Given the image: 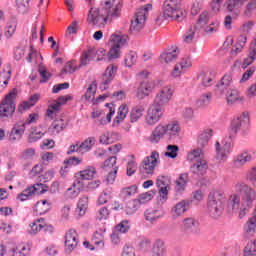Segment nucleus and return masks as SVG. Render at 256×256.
<instances>
[{
    "mask_svg": "<svg viewBox=\"0 0 256 256\" xmlns=\"http://www.w3.org/2000/svg\"><path fill=\"white\" fill-rule=\"evenodd\" d=\"M164 113H165V110L161 106H157V104H152L148 108L147 115H146L147 125L153 126V125H156V123H159Z\"/></svg>",
    "mask_w": 256,
    "mask_h": 256,
    "instance_id": "ddd939ff",
    "label": "nucleus"
},
{
    "mask_svg": "<svg viewBox=\"0 0 256 256\" xmlns=\"http://www.w3.org/2000/svg\"><path fill=\"white\" fill-rule=\"evenodd\" d=\"M187 179H189V175L187 173L180 174L179 178L175 181L176 193H183V191H185Z\"/></svg>",
    "mask_w": 256,
    "mask_h": 256,
    "instance_id": "e433bc0d",
    "label": "nucleus"
},
{
    "mask_svg": "<svg viewBox=\"0 0 256 256\" xmlns=\"http://www.w3.org/2000/svg\"><path fill=\"white\" fill-rule=\"evenodd\" d=\"M41 99V94H33L30 96L28 101H24L20 106L18 107L19 113H25L27 109H31V107H34V105Z\"/></svg>",
    "mask_w": 256,
    "mask_h": 256,
    "instance_id": "c756f323",
    "label": "nucleus"
},
{
    "mask_svg": "<svg viewBox=\"0 0 256 256\" xmlns=\"http://www.w3.org/2000/svg\"><path fill=\"white\" fill-rule=\"evenodd\" d=\"M110 41L112 43V46L106 58L108 59V61H111L112 59H119L122 47H125L127 45V36L112 34L110 37Z\"/></svg>",
    "mask_w": 256,
    "mask_h": 256,
    "instance_id": "423d86ee",
    "label": "nucleus"
},
{
    "mask_svg": "<svg viewBox=\"0 0 256 256\" xmlns=\"http://www.w3.org/2000/svg\"><path fill=\"white\" fill-rule=\"evenodd\" d=\"M15 97H17V89H13L5 99L2 100L0 105V118L11 117L15 113Z\"/></svg>",
    "mask_w": 256,
    "mask_h": 256,
    "instance_id": "6e6552de",
    "label": "nucleus"
},
{
    "mask_svg": "<svg viewBox=\"0 0 256 256\" xmlns=\"http://www.w3.org/2000/svg\"><path fill=\"white\" fill-rule=\"evenodd\" d=\"M76 69L77 66L75 65L74 60L68 61L62 69L60 76L63 77V75H67V73H75Z\"/></svg>",
    "mask_w": 256,
    "mask_h": 256,
    "instance_id": "3c124183",
    "label": "nucleus"
},
{
    "mask_svg": "<svg viewBox=\"0 0 256 256\" xmlns=\"http://www.w3.org/2000/svg\"><path fill=\"white\" fill-rule=\"evenodd\" d=\"M30 250H31L30 248L19 245L16 248H13L12 252H13V256H29Z\"/></svg>",
    "mask_w": 256,
    "mask_h": 256,
    "instance_id": "5fc2aeb1",
    "label": "nucleus"
},
{
    "mask_svg": "<svg viewBox=\"0 0 256 256\" xmlns=\"http://www.w3.org/2000/svg\"><path fill=\"white\" fill-rule=\"evenodd\" d=\"M140 202L137 200H130L126 204L127 213H135Z\"/></svg>",
    "mask_w": 256,
    "mask_h": 256,
    "instance_id": "69168bd1",
    "label": "nucleus"
},
{
    "mask_svg": "<svg viewBox=\"0 0 256 256\" xmlns=\"http://www.w3.org/2000/svg\"><path fill=\"white\" fill-rule=\"evenodd\" d=\"M172 97L173 89L170 86H165L156 94L153 104L163 109L165 105H169Z\"/></svg>",
    "mask_w": 256,
    "mask_h": 256,
    "instance_id": "2eb2a0df",
    "label": "nucleus"
},
{
    "mask_svg": "<svg viewBox=\"0 0 256 256\" xmlns=\"http://www.w3.org/2000/svg\"><path fill=\"white\" fill-rule=\"evenodd\" d=\"M95 173H97V170L95 169V167L89 166L85 170L78 172V175H80V177L85 181H89L93 179V177H95Z\"/></svg>",
    "mask_w": 256,
    "mask_h": 256,
    "instance_id": "37998d69",
    "label": "nucleus"
},
{
    "mask_svg": "<svg viewBox=\"0 0 256 256\" xmlns=\"http://www.w3.org/2000/svg\"><path fill=\"white\" fill-rule=\"evenodd\" d=\"M143 113H145V106H135L130 112V122L137 123L143 117Z\"/></svg>",
    "mask_w": 256,
    "mask_h": 256,
    "instance_id": "72a5a7b5",
    "label": "nucleus"
},
{
    "mask_svg": "<svg viewBox=\"0 0 256 256\" xmlns=\"http://www.w3.org/2000/svg\"><path fill=\"white\" fill-rule=\"evenodd\" d=\"M117 74V66L111 65L108 66L102 75V81L100 83V89L101 91H107L109 89V84L113 79L115 78V75Z\"/></svg>",
    "mask_w": 256,
    "mask_h": 256,
    "instance_id": "6ab92c4d",
    "label": "nucleus"
},
{
    "mask_svg": "<svg viewBox=\"0 0 256 256\" xmlns=\"http://www.w3.org/2000/svg\"><path fill=\"white\" fill-rule=\"evenodd\" d=\"M209 23V13L202 12L198 18V21L194 27L197 28L198 31H201Z\"/></svg>",
    "mask_w": 256,
    "mask_h": 256,
    "instance_id": "09e8293b",
    "label": "nucleus"
},
{
    "mask_svg": "<svg viewBox=\"0 0 256 256\" xmlns=\"http://www.w3.org/2000/svg\"><path fill=\"white\" fill-rule=\"evenodd\" d=\"M65 127H67L65 120H63V119L55 120L52 123V126L48 129V132L53 133V135H59V132L63 131V129H65Z\"/></svg>",
    "mask_w": 256,
    "mask_h": 256,
    "instance_id": "a19ab883",
    "label": "nucleus"
},
{
    "mask_svg": "<svg viewBox=\"0 0 256 256\" xmlns=\"http://www.w3.org/2000/svg\"><path fill=\"white\" fill-rule=\"evenodd\" d=\"M153 256H164L165 255V242L161 239H156L152 247Z\"/></svg>",
    "mask_w": 256,
    "mask_h": 256,
    "instance_id": "58836bf2",
    "label": "nucleus"
},
{
    "mask_svg": "<svg viewBox=\"0 0 256 256\" xmlns=\"http://www.w3.org/2000/svg\"><path fill=\"white\" fill-rule=\"evenodd\" d=\"M235 189L238 193H242V204L240 207L239 217L240 219H243L245 215L251 210L253 207V203L256 199V192L253 190V188L249 187V185L238 182L235 185Z\"/></svg>",
    "mask_w": 256,
    "mask_h": 256,
    "instance_id": "7ed1b4c3",
    "label": "nucleus"
},
{
    "mask_svg": "<svg viewBox=\"0 0 256 256\" xmlns=\"http://www.w3.org/2000/svg\"><path fill=\"white\" fill-rule=\"evenodd\" d=\"M241 205V196L239 194H232L228 199V209L232 211V213H237L239 211V207Z\"/></svg>",
    "mask_w": 256,
    "mask_h": 256,
    "instance_id": "473e14b6",
    "label": "nucleus"
},
{
    "mask_svg": "<svg viewBox=\"0 0 256 256\" xmlns=\"http://www.w3.org/2000/svg\"><path fill=\"white\" fill-rule=\"evenodd\" d=\"M249 112L245 111L237 118H234L231 123V131L232 133H245L249 129Z\"/></svg>",
    "mask_w": 256,
    "mask_h": 256,
    "instance_id": "1a4fd4ad",
    "label": "nucleus"
},
{
    "mask_svg": "<svg viewBox=\"0 0 256 256\" xmlns=\"http://www.w3.org/2000/svg\"><path fill=\"white\" fill-rule=\"evenodd\" d=\"M253 161V155L249 151L244 150L236 156V159L233 160L234 169H241L245 167L246 163H251Z\"/></svg>",
    "mask_w": 256,
    "mask_h": 256,
    "instance_id": "412c9836",
    "label": "nucleus"
},
{
    "mask_svg": "<svg viewBox=\"0 0 256 256\" xmlns=\"http://www.w3.org/2000/svg\"><path fill=\"white\" fill-rule=\"evenodd\" d=\"M247 181H250L252 185H256V165L251 168V170L246 175Z\"/></svg>",
    "mask_w": 256,
    "mask_h": 256,
    "instance_id": "338daca9",
    "label": "nucleus"
},
{
    "mask_svg": "<svg viewBox=\"0 0 256 256\" xmlns=\"http://www.w3.org/2000/svg\"><path fill=\"white\" fill-rule=\"evenodd\" d=\"M77 245H79L77 231L73 229L68 230L65 235V253L71 255L77 249Z\"/></svg>",
    "mask_w": 256,
    "mask_h": 256,
    "instance_id": "dca6fc26",
    "label": "nucleus"
},
{
    "mask_svg": "<svg viewBox=\"0 0 256 256\" xmlns=\"http://www.w3.org/2000/svg\"><path fill=\"white\" fill-rule=\"evenodd\" d=\"M31 0H16V7L18 13L25 15V13H29V9L31 6L29 5Z\"/></svg>",
    "mask_w": 256,
    "mask_h": 256,
    "instance_id": "c03bdc74",
    "label": "nucleus"
},
{
    "mask_svg": "<svg viewBox=\"0 0 256 256\" xmlns=\"http://www.w3.org/2000/svg\"><path fill=\"white\" fill-rule=\"evenodd\" d=\"M165 135H167V130L165 125H158L155 127V129L152 131V134L149 137V141L150 143H154L157 144L159 143V141H161V139H163V137H165Z\"/></svg>",
    "mask_w": 256,
    "mask_h": 256,
    "instance_id": "bb28decb",
    "label": "nucleus"
},
{
    "mask_svg": "<svg viewBox=\"0 0 256 256\" xmlns=\"http://www.w3.org/2000/svg\"><path fill=\"white\" fill-rule=\"evenodd\" d=\"M38 71L40 73V76L42 77L40 83H47V81L51 79V73H49V71H47L45 66H43L42 64L39 65Z\"/></svg>",
    "mask_w": 256,
    "mask_h": 256,
    "instance_id": "4d7b16f0",
    "label": "nucleus"
},
{
    "mask_svg": "<svg viewBox=\"0 0 256 256\" xmlns=\"http://www.w3.org/2000/svg\"><path fill=\"white\" fill-rule=\"evenodd\" d=\"M15 31H17V19L13 18L12 23H9L5 29L4 36L6 39H11L13 35L15 34Z\"/></svg>",
    "mask_w": 256,
    "mask_h": 256,
    "instance_id": "de8ad7c7",
    "label": "nucleus"
},
{
    "mask_svg": "<svg viewBox=\"0 0 256 256\" xmlns=\"http://www.w3.org/2000/svg\"><path fill=\"white\" fill-rule=\"evenodd\" d=\"M241 7H243L242 2H239L238 0H226L224 3L226 13H232L234 18L239 17Z\"/></svg>",
    "mask_w": 256,
    "mask_h": 256,
    "instance_id": "5701e85b",
    "label": "nucleus"
},
{
    "mask_svg": "<svg viewBox=\"0 0 256 256\" xmlns=\"http://www.w3.org/2000/svg\"><path fill=\"white\" fill-rule=\"evenodd\" d=\"M129 229H130V226H129L128 220H123L115 227V231L117 233H127V231H129Z\"/></svg>",
    "mask_w": 256,
    "mask_h": 256,
    "instance_id": "e2e57ef3",
    "label": "nucleus"
},
{
    "mask_svg": "<svg viewBox=\"0 0 256 256\" xmlns=\"http://www.w3.org/2000/svg\"><path fill=\"white\" fill-rule=\"evenodd\" d=\"M121 256H135V248L129 244H125Z\"/></svg>",
    "mask_w": 256,
    "mask_h": 256,
    "instance_id": "774afa93",
    "label": "nucleus"
},
{
    "mask_svg": "<svg viewBox=\"0 0 256 256\" xmlns=\"http://www.w3.org/2000/svg\"><path fill=\"white\" fill-rule=\"evenodd\" d=\"M179 153V146L177 145H168L167 152L165 153L166 157H170V159H175Z\"/></svg>",
    "mask_w": 256,
    "mask_h": 256,
    "instance_id": "052dcab7",
    "label": "nucleus"
},
{
    "mask_svg": "<svg viewBox=\"0 0 256 256\" xmlns=\"http://www.w3.org/2000/svg\"><path fill=\"white\" fill-rule=\"evenodd\" d=\"M200 30L197 27H191L184 36L185 43H193V39H197L199 37Z\"/></svg>",
    "mask_w": 256,
    "mask_h": 256,
    "instance_id": "79ce46f5",
    "label": "nucleus"
},
{
    "mask_svg": "<svg viewBox=\"0 0 256 256\" xmlns=\"http://www.w3.org/2000/svg\"><path fill=\"white\" fill-rule=\"evenodd\" d=\"M121 0H109L105 2L104 11L107 19H117L121 15Z\"/></svg>",
    "mask_w": 256,
    "mask_h": 256,
    "instance_id": "4468645a",
    "label": "nucleus"
},
{
    "mask_svg": "<svg viewBox=\"0 0 256 256\" xmlns=\"http://www.w3.org/2000/svg\"><path fill=\"white\" fill-rule=\"evenodd\" d=\"M165 215V212L160 209H148L144 212V217L146 221H150V223H155V221L161 219Z\"/></svg>",
    "mask_w": 256,
    "mask_h": 256,
    "instance_id": "c85d7f7f",
    "label": "nucleus"
},
{
    "mask_svg": "<svg viewBox=\"0 0 256 256\" xmlns=\"http://www.w3.org/2000/svg\"><path fill=\"white\" fill-rule=\"evenodd\" d=\"M128 113H129V108L127 107V105H121L118 108L117 116L115 117V119L113 121L114 127L119 125L120 123H123V121L125 120V117H127Z\"/></svg>",
    "mask_w": 256,
    "mask_h": 256,
    "instance_id": "4c0bfd02",
    "label": "nucleus"
},
{
    "mask_svg": "<svg viewBox=\"0 0 256 256\" xmlns=\"http://www.w3.org/2000/svg\"><path fill=\"white\" fill-rule=\"evenodd\" d=\"M196 103L198 107H207L211 103V93L203 94Z\"/></svg>",
    "mask_w": 256,
    "mask_h": 256,
    "instance_id": "13d9d810",
    "label": "nucleus"
},
{
    "mask_svg": "<svg viewBox=\"0 0 256 256\" xmlns=\"http://www.w3.org/2000/svg\"><path fill=\"white\" fill-rule=\"evenodd\" d=\"M165 127L169 141L179 140V135H181V127L179 126V123L170 122Z\"/></svg>",
    "mask_w": 256,
    "mask_h": 256,
    "instance_id": "b1692460",
    "label": "nucleus"
},
{
    "mask_svg": "<svg viewBox=\"0 0 256 256\" xmlns=\"http://www.w3.org/2000/svg\"><path fill=\"white\" fill-rule=\"evenodd\" d=\"M227 198L225 193L219 190H212L208 195L207 209L212 219H219L225 210Z\"/></svg>",
    "mask_w": 256,
    "mask_h": 256,
    "instance_id": "f03ea898",
    "label": "nucleus"
},
{
    "mask_svg": "<svg viewBox=\"0 0 256 256\" xmlns=\"http://www.w3.org/2000/svg\"><path fill=\"white\" fill-rule=\"evenodd\" d=\"M182 228L190 233H199V222L193 217L185 218L182 222Z\"/></svg>",
    "mask_w": 256,
    "mask_h": 256,
    "instance_id": "cd10ccee",
    "label": "nucleus"
},
{
    "mask_svg": "<svg viewBox=\"0 0 256 256\" xmlns=\"http://www.w3.org/2000/svg\"><path fill=\"white\" fill-rule=\"evenodd\" d=\"M87 209H89V197L82 196L78 200L75 213L79 217H83L87 213Z\"/></svg>",
    "mask_w": 256,
    "mask_h": 256,
    "instance_id": "7c9ffc66",
    "label": "nucleus"
},
{
    "mask_svg": "<svg viewBox=\"0 0 256 256\" xmlns=\"http://www.w3.org/2000/svg\"><path fill=\"white\" fill-rule=\"evenodd\" d=\"M186 13L181 9V0H166L163 4V15L156 18V23L161 25L165 19H172V21H183Z\"/></svg>",
    "mask_w": 256,
    "mask_h": 256,
    "instance_id": "f257e3e1",
    "label": "nucleus"
},
{
    "mask_svg": "<svg viewBox=\"0 0 256 256\" xmlns=\"http://www.w3.org/2000/svg\"><path fill=\"white\" fill-rule=\"evenodd\" d=\"M126 67H131L137 63V53L129 52L124 59Z\"/></svg>",
    "mask_w": 256,
    "mask_h": 256,
    "instance_id": "bf43d9fd",
    "label": "nucleus"
},
{
    "mask_svg": "<svg viewBox=\"0 0 256 256\" xmlns=\"http://www.w3.org/2000/svg\"><path fill=\"white\" fill-rule=\"evenodd\" d=\"M255 59H256V38L250 44L248 57L244 59L242 64V69H247V67H249V65H251V63H253Z\"/></svg>",
    "mask_w": 256,
    "mask_h": 256,
    "instance_id": "2f4dec72",
    "label": "nucleus"
},
{
    "mask_svg": "<svg viewBox=\"0 0 256 256\" xmlns=\"http://www.w3.org/2000/svg\"><path fill=\"white\" fill-rule=\"evenodd\" d=\"M187 209H189V201L182 200L171 208L170 215L172 219H179L187 212Z\"/></svg>",
    "mask_w": 256,
    "mask_h": 256,
    "instance_id": "4be33fe9",
    "label": "nucleus"
},
{
    "mask_svg": "<svg viewBox=\"0 0 256 256\" xmlns=\"http://www.w3.org/2000/svg\"><path fill=\"white\" fill-rule=\"evenodd\" d=\"M107 16L101 13L99 8L91 7L88 13V23L93 27H105L107 25Z\"/></svg>",
    "mask_w": 256,
    "mask_h": 256,
    "instance_id": "9b49d317",
    "label": "nucleus"
},
{
    "mask_svg": "<svg viewBox=\"0 0 256 256\" xmlns=\"http://www.w3.org/2000/svg\"><path fill=\"white\" fill-rule=\"evenodd\" d=\"M188 160L192 161L193 165L190 167V171L196 177H203L209 169V164L205 160V154L200 148L194 149L188 154Z\"/></svg>",
    "mask_w": 256,
    "mask_h": 256,
    "instance_id": "20e7f679",
    "label": "nucleus"
},
{
    "mask_svg": "<svg viewBox=\"0 0 256 256\" xmlns=\"http://www.w3.org/2000/svg\"><path fill=\"white\" fill-rule=\"evenodd\" d=\"M193 64L191 63L190 58H182L181 61L175 65L173 71H172V76L173 77H180L181 73L184 71H187L189 67H191Z\"/></svg>",
    "mask_w": 256,
    "mask_h": 256,
    "instance_id": "a878e982",
    "label": "nucleus"
},
{
    "mask_svg": "<svg viewBox=\"0 0 256 256\" xmlns=\"http://www.w3.org/2000/svg\"><path fill=\"white\" fill-rule=\"evenodd\" d=\"M198 79H200V82L203 85V87H211V85H213V78L205 72L200 73Z\"/></svg>",
    "mask_w": 256,
    "mask_h": 256,
    "instance_id": "864d4df0",
    "label": "nucleus"
},
{
    "mask_svg": "<svg viewBox=\"0 0 256 256\" xmlns=\"http://www.w3.org/2000/svg\"><path fill=\"white\" fill-rule=\"evenodd\" d=\"M95 93H97V82L94 81L90 84L86 93L82 96V99L84 101H91Z\"/></svg>",
    "mask_w": 256,
    "mask_h": 256,
    "instance_id": "8fccbe9b",
    "label": "nucleus"
},
{
    "mask_svg": "<svg viewBox=\"0 0 256 256\" xmlns=\"http://www.w3.org/2000/svg\"><path fill=\"white\" fill-rule=\"evenodd\" d=\"M51 209V204L47 200L38 201L34 206L36 215H45Z\"/></svg>",
    "mask_w": 256,
    "mask_h": 256,
    "instance_id": "f704fd0d",
    "label": "nucleus"
},
{
    "mask_svg": "<svg viewBox=\"0 0 256 256\" xmlns=\"http://www.w3.org/2000/svg\"><path fill=\"white\" fill-rule=\"evenodd\" d=\"M43 221H45V220L43 218H40V219L35 220L32 224H30L29 234L37 235V233H39V231H41V229H43V227H45L42 224Z\"/></svg>",
    "mask_w": 256,
    "mask_h": 256,
    "instance_id": "49530a36",
    "label": "nucleus"
},
{
    "mask_svg": "<svg viewBox=\"0 0 256 256\" xmlns=\"http://www.w3.org/2000/svg\"><path fill=\"white\" fill-rule=\"evenodd\" d=\"M106 106L109 112L106 115V118H101L99 120L100 125H107V123H109L112 117L115 115V105L113 103H106Z\"/></svg>",
    "mask_w": 256,
    "mask_h": 256,
    "instance_id": "a18cd8bd",
    "label": "nucleus"
},
{
    "mask_svg": "<svg viewBox=\"0 0 256 256\" xmlns=\"http://www.w3.org/2000/svg\"><path fill=\"white\" fill-rule=\"evenodd\" d=\"M35 157V149L34 148H27L21 154L22 161H31Z\"/></svg>",
    "mask_w": 256,
    "mask_h": 256,
    "instance_id": "680f3d73",
    "label": "nucleus"
},
{
    "mask_svg": "<svg viewBox=\"0 0 256 256\" xmlns=\"http://www.w3.org/2000/svg\"><path fill=\"white\" fill-rule=\"evenodd\" d=\"M153 9L152 4H146L135 12V19L131 21L130 31L134 33H139L143 27H145V22L147 21V15L149 11Z\"/></svg>",
    "mask_w": 256,
    "mask_h": 256,
    "instance_id": "39448f33",
    "label": "nucleus"
},
{
    "mask_svg": "<svg viewBox=\"0 0 256 256\" xmlns=\"http://www.w3.org/2000/svg\"><path fill=\"white\" fill-rule=\"evenodd\" d=\"M105 53H107V51L103 48H100L97 51H95L93 48H90L82 53L80 63L81 65H89V61H91V59H95V55L98 57L97 61H103V59H105Z\"/></svg>",
    "mask_w": 256,
    "mask_h": 256,
    "instance_id": "f3484780",
    "label": "nucleus"
},
{
    "mask_svg": "<svg viewBox=\"0 0 256 256\" xmlns=\"http://www.w3.org/2000/svg\"><path fill=\"white\" fill-rule=\"evenodd\" d=\"M71 99H73V96L71 95L60 96L54 104L48 107L46 112L47 117H50V119H55V115L59 113V109H61V105H65V103H67L68 101H71Z\"/></svg>",
    "mask_w": 256,
    "mask_h": 256,
    "instance_id": "a211bd4d",
    "label": "nucleus"
},
{
    "mask_svg": "<svg viewBox=\"0 0 256 256\" xmlns=\"http://www.w3.org/2000/svg\"><path fill=\"white\" fill-rule=\"evenodd\" d=\"M97 140L95 139V137H89L87 138L84 142H82L80 144V149L81 151H91V149H93V145H95V142Z\"/></svg>",
    "mask_w": 256,
    "mask_h": 256,
    "instance_id": "603ef678",
    "label": "nucleus"
},
{
    "mask_svg": "<svg viewBox=\"0 0 256 256\" xmlns=\"http://www.w3.org/2000/svg\"><path fill=\"white\" fill-rule=\"evenodd\" d=\"M211 137H213V129L204 130L198 138V147H207Z\"/></svg>",
    "mask_w": 256,
    "mask_h": 256,
    "instance_id": "c9c22d12",
    "label": "nucleus"
},
{
    "mask_svg": "<svg viewBox=\"0 0 256 256\" xmlns=\"http://www.w3.org/2000/svg\"><path fill=\"white\" fill-rule=\"evenodd\" d=\"M255 233H256V216H252L247 220V222L244 225L243 238L251 239L252 237H255Z\"/></svg>",
    "mask_w": 256,
    "mask_h": 256,
    "instance_id": "393cba45",
    "label": "nucleus"
},
{
    "mask_svg": "<svg viewBox=\"0 0 256 256\" xmlns=\"http://www.w3.org/2000/svg\"><path fill=\"white\" fill-rule=\"evenodd\" d=\"M233 141H226L223 146L219 142H216V159L220 163H225L233 151Z\"/></svg>",
    "mask_w": 256,
    "mask_h": 256,
    "instance_id": "f8f14e48",
    "label": "nucleus"
},
{
    "mask_svg": "<svg viewBox=\"0 0 256 256\" xmlns=\"http://www.w3.org/2000/svg\"><path fill=\"white\" fill-rule=\"evenodd\" d=\"M153 89H155V82L151 80L141 82L137 89L138 99H145V97H149V95L153 93Z\"/></svg>",
    "mask_w": 256,
    "mask_h": 256,
    "instance_id": "aec40b11",
    "label": "nucleus"
},
{
    "mask_svg": "<svg viewBox=\"0 0 256 256\" xmlns=\"http://www.w3.org/2000/svg\"><path fill=\"white\" fill-rule=\"evenodd\" d=\"M159 165V152L152 151L150 156L143 159L140 165V173L145 177H149L155 173V167Z\"/></svg>",
    "mask_w": 256,
    "mask_h": 256,
    "instance_id": "0eeeda50",
    "label": "nucleus"
},
{
    "mask_svg": "<svg viewBox=\"0 0 256 256\" xmlns=\"http://www.w3.org/2000/svg\"><path fill=\"white\" fill-rule=\"evenodd\" d=\"M227 101L228 103H237V101L239 102L243 101V97L239 95V91L231 90L227 96Z\"/></svg>",
    "mask_w": 256,
    "mask_h": 256,
    "instance_id": "6e6d98bb",
    "label": "nucleus"
},
{
    "mask_svg": "<svg viewBox=\"0 0 256 256\" xmlns=\"http://www.w3.org/2000/svg\"><path fill=\"white\" fill-rule=\"evenodd\" d=\"M49 187L43 183H37L33 186L28 187L22 193L18 195V199L20 201H27L29 197H33V195H43V193H47Z\"/></svg>",
    "mask_w": 256,
    "mask_h": 256,
    "instance_id": "9d476101",
    "label": "nucleus"
},
{
    "mask_svg": "<svg viewBox=\"0 0 256 256\" xmlns=\"http://www.w3.org/2000/svg\"><path fill=\"white\" fill-rule=\"evenodd\" d=\"M112 198H113V194L111 193V191L106 190L99 196L98 203L99 205H105V203H107V201H110V199Z\"/></svg>",
    "mask_w": 256,
    "mask_h": 256,
    "instance_id": "0e129e2a",
    "label": "nucleus"
},
{
    "mask_svg": "<svg viewBox=\"0 0 256 256\" xmlns=\"http://www.w3.org/2000/svg\"><path fill=\"white\" fill-rule=\"evenodd\" d=\"M160 59L164 63H173V61H177V49H168L164 51L161 54Z\"/></svg>",
    "mask_w": 256,
    "mask_h": 256,
    "instance_id": "ea45409f",
    "label": "nucleus"
}]
</instances>
